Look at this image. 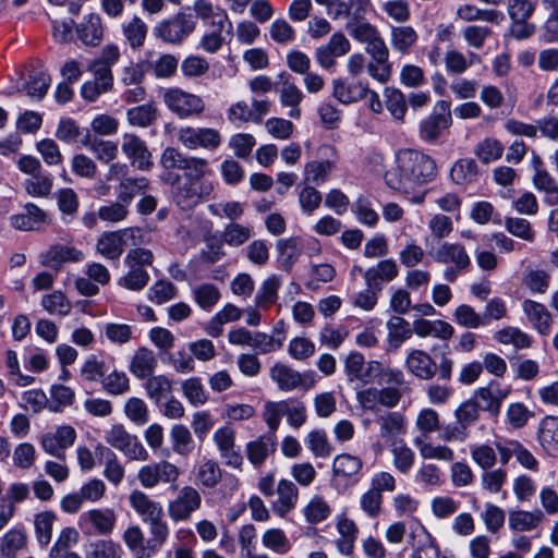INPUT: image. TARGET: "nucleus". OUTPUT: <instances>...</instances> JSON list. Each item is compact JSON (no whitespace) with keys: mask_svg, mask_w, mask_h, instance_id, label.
I'll return each mask as SVG.
<instances>
[{"mask_svg":"<svg viewBox=\"0 0 558 558\" xmlns=\"http://www.w3.org/2000/svg\"><path fill=\"white\" fill-rule=\"evenodd\" d=\"M437 174L436 161L416 149H401L396 154L395 167L385 174L386 184L398 192L413 195V204H422L425 193H415L421 186L433 181Z\"/></svg>","mask_w":558,"mask_h":558,"instance_id":"1","label":"nucleus"},{"mask_svg":"<svg viewBox=\"0 0 558 558\" xmlns=\"http://www.w3.org/2000/svg\"><path fill=\"white\" fill-rule=\"evenodd\" d=\"M428 254L435 263L448 265L444 271V278L449 282H454L458 276L466 272L472 265L470 254L459 242H441L436 250H430Z\"/></svg>","mask_w":558,"mask_h":558,"instance_id":"2","label":"nucleus"},{"mask_svg":"<svg viewBox=\"0 0 558 558\" xmlns=\"http://www.w3.org/2000/svg\"><path fill=\"white\" fill-rule=\"evenodd\" d=\"M142 229L130 227L117 231H106L96 243V251L107 259H118L126 246H136L142 240Z\"/></svg>","mask_w":558,"mask_h":558,"instance_id":"3","label":"nucleus"},{"mask_svg":"<svg viewBox=\"0 0 558 558\" xmlns=\"http://www.w3.org/2000/svg\"><path fill=\"white\" fill-rule=\"evenodd\" d=\"M160 162L166 169H181L183 177L181 180L191 183H207L204 180L208 171V162L204 158L185 157L173 147H167L162 155Z\"/></svg>","mask_w":558,"mask_h":558,"instance_id":"4","label":"nucleus"},{"mask_svg":"<svg viewBox=\"0 0 558 558\" xmlns=\"http://www.w3.org/2000/svg\"><path fill=\"white\" fill-rule=\"evenodd\" d=\"M196 28V22L191 14H177L159 21L153 28L154 36L169 45L182 44Z\"/></svg>","mask_w":558,"mask_h":558,"instance_id":"5","label":"nucleus"},{"mask_svg":"<svg viewBox=\"0 0 558 558\" xmlns=\"http://www.w3.org/2000/svg\"><path fill=\"white\" fill-rule=\"evenodd\" d=\"M452 124L451 105L447 100H438L430 114L418 123V137L428 144L438 141L441 134Z\"/></svg>","mask_w":558,"mask_h":558,"instance_id":"6","label":"nucleus"},{"mask_svg":"<svg viewBox=\"0 0 558 558\" xmlns=\"http://www.w3.org/2000/svg\"><path fill=\"white\" fill-rule=\"evenodd\" d=\"M105 440L121 451L131 461H147L149 453L136 435L126 430L122 424H113L105 432Z\"/></svg>","mask_w":558,"mask_h":558,"instance_id":"7","label":"nucleus"},{"mask_svg":"<svg viewBox=\"0 0 558 558\" xmlns=\"http://www.w3.org/2000/svg\"><path fill=\"white\" fill-rule=\"evenodd\" d=\"M167 182L174 185L173 201L182 210L192 209L208 197L214 190L211 183L186 182L173 173H168Z\"/></svg>","mask_w":558,"mask_h":558,"instance_id":"8","label":"nucleus"},{"mask_svg":"<svg viewBox=\"0 0 558 558\" xmlns=\"http://www.w3.org/2000/svg\"><path fill=\"white\" fill-rule=\"evenodd\" d=\"M167 108L180 119L201 116L205 110L204 100L179 87L167 88L162 95Z\"/></svg>","mask_w":558,"mask_h":558,"instance_id":"9","label":"nucleus"},{"mask_svg":"<svg viewBox=\"0 0 558 558\" xmlns=\"http://www.w3.org/2000/svg\"><path fill=\"white\" fill-rule=\"evenodd\" d=\"M180 475V469L174 463L160 460L142 465L137 472V480L147 489H153L159 484H170L175 488Z\"/></svg>","mask_w":558,"mask_h":558,"instance_id":"10","label":"nucleus"},{"mask_svg":"<svg viewBox=\"0 0 558 558\" xmlns=\"http://www.w3.org/2000/svg\"><path fill=\"white\" fill-rule=\"evenodd\" d=\"M77 524L84 534L108 536L116 529L117 513L112 508H93L78 517Z\"/></svg>","mask_w":558,"mask_h":558,"instance_id":"11","label":"nucleus"},{"mask_svg":"<svg viewBox=\"0 0 558 558\" xmlns=\"http://www.w3.org/2000/svg\"><path fill=\"white\" fill-rule=\"evenodd\" d=\"M202 496L193 486H183L177 497L169 502L168 513L174 522L186 521L201 508Z\"/></svg>","mask_w":558,"mask_h":558,"instance_id":"12","label":"nucleus"},{"mask_svg":"<svg viewBox=\"0 0 558 558\" xmlns=\"http://www.w3.org/2000/svg\"><path fill=\"white\" fill-rule=\"evenodd\" d=\"M351 50V43L342 32L333 33L329 40L316 48L315 58L317 63L325 70L336 65L338 58L345 56Z\"/></svg>","mask_w":558,"mask_h":558,"instance_id":"13","label":"nucleus"},{"mask_svg":"<svg viewBox=\"0 0 558 558\" xmlns=\"http://www.w3.org/2000/svg\"><path fill=\"white\" fill-rule=\"evenodd\" d=\"M122 153L130 160L131 165L138 170L148 171L153 167V157L146 143L133 133L122 135Z\"/></svg>","mask_w":558,"mask_h":558,"instance_id":"14","label":"nucleus"},{"mask_svg":"<svg viewBox=\"0 0 558 558\" xmlns=\"http://www.w3.org/2000/svg\"><path fill=\"white\" fill-rule=\"evenodd\" d=\"M344 371L349 381L359 380L368 385L376 379V374L380 372V363L377 361L365 362L361 353H350L344 362Z\"/></svg>","mask_w":558,"mask_h":558,"instance_id":"15","label":"nucleus"},{"mask_svg":"<svg viewBox=\"0 0 558 558\" xmlns=\"http://www.w3.org/2000/svg\"><path fill=\"white\" fill-rule=\"evenodd\" d=\"M213 439L226 464L240 469L243 463V457L235 446L234 429L229 426L220 427L214 433Z\"/></svg>","mask_w":558,"mask_h":558,"instance_id":"16","label":"nucleus"},{"mask_svg":"<svg viewBox=\"0 0 558 558\" xmlns=\"http://www.w3.org/2000/svg\"><path fill=\"white\" fill-rule=\"evenodd\" d=\"M75 439V429L65 425L58 427L54 432L44 434L40 445L47 453L58 459H64V450L73 446Z\"/></svg>","mask_w":558,"mask_h":558,"instance_id":"17","label":"nucleus"},{"mask_svg":"<svg viewBox=\"0 0 558 558\" xmlns=\"http://www.w3.org/2000/svg\"><path fill=\"white\" fill-rule=\"evenodd\" d=\"M407 371L422 380H430L437 374V363L424 350L412 349L408 352L404 362Z\"/></svg>","mask_w":558,"mask_h":558,"instance_id":"18","label":"nucleus"},{"mask_svg":"<svg viewBox=\"0 0 558 558\" xmlns=\"http://www.w3.org/2000/svg\"><path fill=\"white\" fill-rule=\"evenodd\" d=\"M208 26H210L211 29L202 36L199 48L208 53H215L226 43L223 33L231 36L233 26L228 15H220L219 20L210 22Z\"/></svg>","mask_w":558,"mask_h":558,"instance_id":"19","label":"nucleus"},{"mask_svg":"<svg viewBox=\"0 0 558 558\" xmlns=\"http://www.w3.org/2000/svg\"><path fill=\"white\" fill-rule=\"evenodd\" d=\"M369 93L368 83L366 81L357 80L347 82L342 78L332 81V95L333 97L344 105H350L365 99Z\"/></svg>","mask_w":558,"mask_h":558,"instance_id":"20","label":"nucleus"},{"mask_svg":"<svg viewBox=\"0 0 558 558\" xmlns=\"http://www.w3.org/2000/svg\"><path fill=\"white\" fill-rule=\"evenodd\" d=\"M510 393L509 388H502L497 381H490L485 387H480L474 391V399L483 402L482 409L494 416H498L504 400Z\"/></svg>","mask_w":558,"mask_h":558,"instance_id":"21","label":"nucleus"},{"mask_svg":"<svg viewBox=\"0 0 558 558\" xmlns=\"http://www.w3.org/2000/svg\"><path fill=\"white\" fill-rule=\"evenodd\" d=\"M277 499L272 501L271 509L280 518H284L298 505L299 488L290 480L281 478L276 488Z\"/></svg>","mask_w":558,"mask_h":558,"instance_id":"22","label":"nucleus"},{"mask_svg":"<svg viewBox=\"0 0 558 558\" xmlns=\"http://www.w3.org/2000/svg\"><path fill=\"white\" fill-rule=\"evenodd\" d=\"M270 379L283 392L293 391L304 385V376L293 367L276 362L269 369Z\"/></svg>","mask_w":558,"mask_h":558,"instance_id":"23","label":"nucleus"},{"mask_svg":"<svg viewBox=\"0 0 558 558\" xmlns=\"http://www.w3.org/2000/svg\"><path fill=\"white\" fill-rule=\"evenodd\" d=\"M40 263L47 267L59 268L63 263H76L84 258V253L74 246L53 244L39 255Z\"/></svg>","mask_w":558,"mask_h":558,"instance_id":"24","label":"nucleus"},{"mask_svg":"<svg viewBox=\"0 0 558 558\" xmlns=\"http://www.w3.org/2000/svg\"><path fill=\"white\" fill-rule=\"evenodd\" d=\"M522 310L532 326L543 336H547L551 331L553 315L547 307L533 300H525Z\"/></svg>","mask_w":558,"mask_h":558,"instance_id":"25","label":"nucleus"},{"mask_svg":"<svg viewBox=\"0 0 558 558\" xmlns=\"http://www.w3.org/2000/svg\"><path fill=\"white\" fill-rule=\"evenodd\" d=\"M131 508L142 518L143 522L154 518L163 517V508L160 502L151 499L146 493L134 489L129 496Z\"/></svg>","mask_w":558,"mask_h":558,"instance_id":"26","label":"nucleus"},{"mask_svg":"<svg viewBox=\"0 0 558 558\" xmlns=\"http://www.w3.org/2000/svg\"><path fill=\"white\" fill-rule=\"evenodd\" d=\"M399 274L398 266L393 259L380 260L376 266L364 272V280L367 287L383 290V282L392 281Z\"/></svg>","mask_w":558,"mask_h":558,"instance_id":"27","label":"nucleus"},{"mask_svg":"<svg viewBox=\"0 0 558 558\" xmlns=\"http://www.w3.org/2000/svg\"><path fill=\"white\" fill-rule=\"evenodd\" d=\"M413 332L421 338L434 337L447 341L452 338L454 329L449 323L441 319H416L413 323Z\"/></svg>","mask_w":558,"mask_h":558,"instance_id":"28","label":"nucleus"},{"mask_svg":"<svg viewBox=\"0 0 558 558\" xmlns=\"http://www.w3.org/2000/svg\"><path fill=\"white\" fill-rule=\"evenodd\" d=\"M76 33L84 45L96 47L104 38V27L101 17L96 13L86 15L83 21L76 25Z\"/></svg>","mask_w":558,"mask_h":558,"instance_id":"29","label":"nucleus"},{"mask_svg":"<svg viewBox=\"0 0 558 558\" xmlns=\"http://www.w3.org/2000/svg\"><path fill=\"white\" fill-rule=\"evenodd\" d=\"M157 365L158 361L155 353L142 347L134 352L129 369L136 378L146 379L154 375Z\"/></svg>","mask_w":558,"mask_h":558,"instance_id":"30","label":"nucleus"},{"mask_svg":"<svg viewBox=\"0 0 558 558\" xmlns=\"http://www.w3.org/2000/svg\"><path fill=\"white\" fill-rule=\"evenodd\" d=\"M379 435L384 439H393L407 433L408 421L400 412H386L376 418Z\"/></svg>","mask_w":558,"mask_h":558,"instance_id":"31","label":"nucleus"},{"mask_svg":"<svg viewBox=\"0 0 558 558\" xmlns=\"http://www.w3.org/2000/svg\"><path fill=\"white\" fill-rule=\"evenodd\" d=\"M537 439L542 448L551 457H558V417L546 416L538 426Z\"/></svg>","mask_w":558,"mask_h":558,"instance_id":"32","label":"nucleus"},{"mask_svg":"<svg viewBox=\"0 0 558 558\" xmlns=\"http://www.w3.org/2000/svg\"><path fill=\"white\" fill-rule=\"evenodd\" d=\"M417 41L418 34L410 25L392 26L390 29V45L396 52L402 56L409 54Z\"/></svg>","mask_w":558,"mask_h":558,"instance_id":"33","label":"nucleus"},{"mask_svg":"<svg viewBox=\"0 0 558 558\" xmlns=\"http://www.w3.org/2000/svg\"><path fill=\"white\" fill-rule=\"evenodd\" d=\"M457 16L465 22L484 21L494 25H499L505 21V14L498 10H482L473 4L460 5L457 10Z\"/></svg>","mask_w":558,"mask_h":558,"instance_id":"34","label":"nucleus"},{"mask_svg":"<svg viewBox=\"0 0 558 558\" xmlns=\"http://www.w3.org/2000/svg\"><path fill=\"white\" fill-rule=\"evenodd\" d=\"M275 436L263 435L246 444V456L253 465L259 466L266 461L269 453L275 451Z\"/></svg>","mask_w":558,"mask_h":558,"instance_id":"35","label":"nucleus"},{"mask_svg":"<svg viewBox=\"0 0 558 558\" xmlns=\"http://www.w3.org/2000/svg\"><path fill=\"white\" fill-rule=\"evenodd\" d=\"M149 186V181L144 178H124L117 187V199L130 207L137 195H142Z\"/></svg>","mask_w":558,"mask_h":558,"instance_id":"36","label":"nucleus"},{"mask_svg":"<svg viewBox=\"0 0 558 558\" xmlns=\"http://www.w3.org/2000/svg\"><path fill=\"white\" fill-rule=\"evenodd\" d=\"M363 462L359 457L341 453L332 462V474L335 478H354L361 471Z\"/></svg>","mask_w":558,"mask_h":558,"instance_id":"37","label":"nucleus"},{"mask_svg":"<svg viewBox=\"0 0 558 558\" xmlns=\"http://www.w3.org/2000/svg\"><path fill=\"white\" fill-rule=\"evenodd\" d=\"M282 284V279L278 275H271L263 281L256 295L255 304L257 307L267 310L278 300V291Z\"/></svg>","mask_w":558,"mask_h":558,"instance_id":"38","label":"nucleus"},{"mask_svg":"<svg viewBox=\"0 0 558 558\" xmlns=\"http://www.w3.org/2000/svg\"><path fill=\"white\" fill-rule=\"evenodd\" d=\"M122 32L128 45L135 50L144 46L148 26L140 16L134 15L122 25Z\"/></svg>","mask_w":558,"mask_h":558,"instance_id":"39","label":"nucleus"},{"mask_svg":"<svg viewBox=\"0 0 558 558\" xmlns=\"http://www.w3.org/2000/svg\"><path fill=\"white\" fill-rule=\"evenodd\" d=\"M279 94L280 104L290 108L288 116L292 119H299L301 117L300 105L304 98L302 90L294 83L284 81Z\"/></svg>","mask_w":558,"mask_h":558,"instance_id":"40","label":"nucleus"},{"mask_svg":"<svg viewBox=\"0 0 558 558\" xmlns=\"http://www.w3.org/2000/svg\"><path fill=\"white\" fill-rule=\"evenodd\" d=\"M144 388L147 397L159 404L172 392V381L166 375H151L146 378Z\"/></svg>","mask_w":558,"mask_h":558,"instance_id":"41","label":"nucleus"},{"mask_svg":"<svg viewBox=\"0 0 558 558\" xmlns=\"http://www.w3.org/2000/svg\"><path fill=\"white\" fill-rule=\"evenodd\" d=\"M337 530L340 534V537L336 542L338 550L342 555H351L359 532L355 523L348 518H342L337 523Z\"/></svg>","mask_w":558,"mask_h":558,"instance_id":"42","label":"nucleus"},{"mask_svg":"<svg viewBox=\"0 0 558 558\" xmlns=\"http://www.w3.org/2000/svg\"><path fill=\"white\" fill-rule=\"evenodd\" d=\"M170 439L174 453L187 457L194 449V440L190 429L183 424H174L170 429Z\"/></svg>","mask_w":558,"mask_h":558,"instance_id":"43","label":"nucleus"},{"mask_svg":"<svg viewBox=\"0 0 558 558\" xmlns=\"http://www.w3.org/2000/svg\"><path fill=\"white\" fill-rule=\"evenodd\" d=\"M263 546L277 555H287L292 544L283 530L272 527L266 530L262 535Z\"/></svg>","mask_w":558,"mask_h":558,"instance_id":"44","label":"nucleus"},{"mask_svg":"<svg viewBox=\"0 0 558 558\" xmlns=\"http://www.w3.org/2000/svg\"><path fill=\"white\" fill-rule=\"evenodd\" d=\"M474 59H477V56L473 52L468 58L457 49H449L444 56L445 69L448 74L460 75L474 63Z\"/></svg>","mask_w":558,"mask_h":558,"instance_id":"45","label":"nucleus"},{"mask_svg":"<svg viewBox=\"0 0 558 558\" xmlns=\"http://www.w3.org/2000/svg\"><path fill=\"white\" fill-rule=\"evenodd\" d=\"M122 539L135 558H150L148 544L143 546L144 533L138 525H130L123 532Z\"/></svg>","mask_w":558,"mask_h":558,"instance_id":"46","label":"nucleus"},{"mask_svg":"<svg viewBox=\"0 0 558 558\" xmlns=\"http://www.w3.org/2000/svg\"><path fill=\"white\" fill-rule=\"evenodd\" d=\"M478 175V168L474 159L464 158L456 161L450 170L451 180L456 184L465 185L474 182Z\"/></svg>","mask_w":558,"mask_h":558,"instance_id":"47","label":"nucleus"},{"mask_svg":"<svg viewBox=\"0 0 558 558\" xmlns=\"http://www.w3.org/2000/svg\"><path fill=\"white\" fill-rule=\"evenodd\" d=\"M536 190L545 194V202L551 206L558 205V184L555 178L545 169L533 174Z\"/></svg>","mask_w":558,"mask_h":558,"instance_id":"48","label":"nucleus"},{"mask_svg":"<svg viewBox=\"0 0 558 558\" xmlns=\"http://www.w3.org/2000/svg\"><path fill=\"white\" fill-rule=\"evenodd\" d=\"M253 235V228L238 222L228 223L221 233V243L231 247H239Z\"/></svg>","mask_w":558,"mask_h":558,"instance_id":"49","label":"nucleus"},{"mask_svg":"<svg viewBox=\"0 0 558 558\" xmlns=\"http://www.w3.org/2000/svg\"><path fill=\"white\" fill-rule=\"evenodd\" d=\"M126 119L133 126H150L157 119V108L154 102L133 107L126 111Z\"/></svg>","mask_w":558,"mask_h":558,"instance_id":"50","label":"nucleus"},{"mask_svg":"<svg viewBox=\"0 0 558 558\" xmlns=\"http://www.w3.org/2000/svg\"><path fill=\"white\" fill-rule=\"evenodd\" d=\"M494 338L501 344H512L517 350L530 348L532 344V337L530 335L511 326L498 330Z\"/></svg>","mask_w":558,"mask_h":558,"instance_id":"51","label":"nucleus"},{"mask_svg":"<svg viewBox=\"0 0 558 558\" xmlns=\"http://www.w3.org/2000/svg\"><path fill=\"white\" fill-rule=\"evenodd\" d=\"M543 520V512L517 510L509 515V526L519 532L531 531Z\"/></svg>","mask_w":558,"mask_h":558,"instance_id":"52","label":"nucleus"},{"mask_svg":"<svg viewBox=\"0 0 558 558\" xmlns=\"http://www.w3.org/2000/svg\"><path fill=\"white\" fill-rule=\"evenodd\" d=\"M413 442L423 459H436L446 462L454 459L453 450L446 445L435 446L421 437H416Z\"/></svg>","mask_w":558,"mask_h":558,"instance_id":"53","label":"nucleus"},{"mask_svg":"<svg viewBox=\"0 0 558 558\" xmlns=\"http://www.w3.org/2000/svg\"><path fill=\"white\" fill-rule=\"evenodd\" d=\"M331 513V508L320 495H314L303 509L305 520L311 524L325 521Z\"/></svg>","mask_w":558,"mask_h":558,"instance_id":"54","label":"nucleus"},{"mask_svg":"<svg viewBox=\"0 0 558 558\" xmlns=\"http://www.w3.org/2000/svg\"><path fill=\"white\" fill-rule=\"evenodd\" d=\"M149 525L150 538L147 541L151 556L161 549L169 537V526L163 517H156L146 522Z\"/></svg>","mask_w":558,"mask_h":558,"instance_id":"55","label":"nucleus"},{"mask_svg":"<svg viewBox=\"0 0 558 558\" xmlns=\"http://www.w3.org/2000/svg\"><path fill=\"white\" fill-rule=\"evenodd\" d=\"M221 477L222 471L214 460H207L197 468L196 484L204 488H215Z\"/></svg>","mask_w":558,"mask_h":558,"instance_id":"56","label":"nucleus"},{"mask_svg":"<svg viewBox=\"0 0 558 558\" xmlns=\"http://www.w3.org/2000/svg\"><path fill=\"white\" fill-rule=\"evenodd\" d=\"M97 450H101L106 454L104 476L112 485L118 486L123 481L124 466L109 448L99 445Z\"/></svg>","mask_w":558,"mask_h":558,"instance_id":"57","label":"nucleus"},{"mask_svg":"<svg viewBox=\"0 0 558 558\" xmlns=\"http://www.w3.org/2000/svg\"><path fill=\"white\" fill-rule=\"evenodd\" d=\"M305 444L316 458H328L332 452V446L327 434L323 429L311 430L305 437Z\"/></svg>","mask_w":558,"mask_h":558,"instance_id":"58","label":"nucleus"},{"mask_svg":"<svg viewBox=\"0 0 558 558\" xmlns=\"http://www.w3.org/2000/svg\"><path fill=\"white\" fill-rule=\"evenodd\" d=\"M550 283V275L543 269L527 267L523 275V284L532 292L544 294Z\"/></svg>","mask_w":558,"mask_h":558,"instance_id":"59","label":"nucleus"},{"mask_svg":"<svg viewBox=\"0 0 558 558\" xmlns=\"http://www.w3.org/2000/svg\"><path fill=\"white\" fill-rule=\"evenodd\" d=\"M481 415V405L474 398L464 400L454 410V418L466 429L475 424Z\"/></svg>","mask_w":558,"mask_h":558,"instance_id":"60","label":"nucleus"},{"mask_svg":"<svg viewBox=\"0 0 558 558\" xmlns=\"http://www.w3.org/2000/svg\"><path fill=\"white\" fill-rule=\"evenodd\" d=\"M26 544V535L22 530L12 529L8 531L0 543V551L7 558H15L16 551Z\"/></svg>","mask_w":558,"mask_h":558,"instance_id":"61","label":"nucleus"},{"mask_svg":"<svg viewBox=\"0 0 558 558\" xmlns=\"http://www.w3.org/2000/svg\"><path fill=\"white\" fill-rule=\"evenodd\" d=\"M193 296L201 308L210 311L219 302L220 292L213 283H203L193 289Z\"/></svg>","mask_w":558,"mask_h":558,"instance_id":"62","label":"nucleus"},{"mask_svg":"<svg viewBox=\"0 0 558 558\" xmlns=\"http://www.w3.org/2000/svg\"><path fill=\"white\" fill-rule=\"evenodd\" d=\"M395 468L402 474L408 473L414 465V451L403 441L395 442L391 447Z\"/></svg>","mask_w":558,"mask_h":558,"instance_id":"63","label":"nucleus"},{"mask_svg":"<svg viewBox=\"0 0 558 558\" xmlns=\"http://www.w3.org/2000/svg\"><path fill=\"white\" fill-rule=\"evenodd\" d=\"M533 416L534 412L525 404L522 402H513L507 408L506 422L511 428L520 429L524 427Z\"/></svg>","mask_w":558,"mask_h":558,"instance_id":"64","label":"nucleus"}]
</instances>
